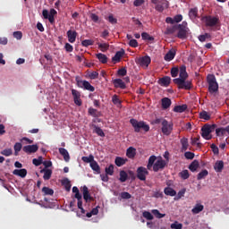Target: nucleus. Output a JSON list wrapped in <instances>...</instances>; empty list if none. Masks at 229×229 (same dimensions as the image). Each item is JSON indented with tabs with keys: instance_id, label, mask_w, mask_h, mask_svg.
<instances>
[{
	"instance_id": "obj_2",
	"label": "nucleus",
	"mask_w": 229,
	"mask_h": 229,
	"mask_svg": "<svg viewBox=\"0 0 229 229\" xmlns=\"http://www.w3.org/2000/svg\"><path fill=\"white\" fill-rule=\"evenodd\" d=\"M207 82L210 94H214L215 92H217V90H219V85L217 84V81H216V76L214 74L208 75Z\"/></svg>"
},
{
	"instance_id": "obj_57",
	"label": "nucleus",
	"mask_w": 229,
	"mask_h": 229,
	"mask_svg": "<svg viewBox=\"0 0 229 229\" xmlns=\"http://www.w3.org/2000/svg\"><path fill=\"white\" fill-rule=\"evenodd\" d=\"M144 217L145 219H148V221H153L154 219L153 214H151L149 211H144Z\"/></svg>"
},
{
	"instance_id": "obj_62",
	"label": "nucleus",
	"mask_w": 229,
	"mask_h": 229,
	"mask_svg": "<svg viewBox=\"0 0 229 229\" xmlns=\"http://www.w3.org/2000/svg\"><path fill=\"white\" fill-rule=\"evenodd\" d=\"M149 64H151V57H149V55H145L144 56V65H145V67H148Z\"/></svg>"
},
{
	"instance_id": "obj_52",
	"label": "nucleus",
	"mask_w": 229,
	"mask_h": 229,
	"mask_svg": "<svg viewBox=\"0 0 229 229\" xmlns=\"http://www.w3.org/2000/svg\"><path fill=\"white\" fill-rule=\"evenodd\" d=\"M94 132L98 135V137H105V132L103 131L101 127H98L95 125Z\"/></svg>"
},
{
	"instance_id": "obj_7",
	"label": "nucleus",
	"mask_w": 229,
	"mask_h": 229,
	"mask_svg": "<svg viewBox=\"0 0 229 229\" xmlns=\"http://www.w3.org/2000/svg\"><path fill=\"white\" fill-rule=\"evenodd\" d=\"M202 21L205 22L206 26L209 28H214V26H217V24H219V18L216 16H204Z\"/></svg>"
},
{
	"instance_id": "obj_59",
	"label": "nucleus",
	"mask_w": 229,
	"mask_h": 229,
	"mask_svg": "<svg viewBox=\"0 0 229 229\" xmlns=\"http://www.w3.org/2000/svg\"><path fill=\"white\" fill-rule=\"evenodd\" d=\"M178 72H180V70H178V68L174 67L171 69V76L172 78H176V76H178Z\"/></svg>"
},
{
	"instance_id": "obj_55",
	"label": "nucleus",
	"mask_w": 229,
	"mask_h": 229,
	"mask_svg": "<svg viewBox=\"0 0 229 229\" xmlns=\"http://www.w3.org/2000/svg\"><path fill=\"white\" fill-rule=\"evenodd\" d=\"M13 153L12 148H5L1 151V155H4V157H11V155Z\"/></svg>"
},
{
	"instance_id": "obj_4",
	"label": "nucleus",
	"mask_w": 229,
	"mask_h": 229,
	"mask_svg": "<svg viewBox=\"0 0 229 229\" xmlns=\"http://www.w3.org/2000/svg\"><path fill=\"white\" fill-rule=\"evenodd\" d=\"M216 126V124H205L201 128V137H203V139H205L206 140H210L212 139V135L210 133H212V130H214Z\"/></svg>"
},
{
	"instance_id": "obj_45",
	"label": "nucleus",
	"mask_w": 229,
	"mask_h": 229,
	"mask_svg": "<svg viewBox=\"0 0 229 229\" xmlns=\"http://www.w3.org/2000/svg\"><path fill=\"white\" fill-rule=\"evenodd\" d=\"M216 133L217 137H223L226 133V129L225 127L216 129Z\"/></svg>"
},
{
	"instance_id": "obj_49",
	"label": "nucleus",
	"mask_w": 229,
	"mask_h": 229,
	"mask_svg": "<svg viewBox=\"0 0 229 229\" xmlns=\"http://www.w3.org/2000/svg\"><path fill=\"white\" fill-rule=\"evenodd\" d=\"M105 171H106V174L109 176H114V165H110L109 166H106Z\"/></svg>"
},
{
	"instance_id": "obj_37",
	"label": "nucleus",
	"mask_w": 229,
	"mask_h": 229,
	"mask_svg": "<svg viewBox=\"0 0 229 229\" xmlns=\"http://www.w3.org/2000/svg\"><path fill=\"white\" fill-rule=\"evenodd\" d=\"M97 58L99 60V62H101V64H106L108 62V57L102 53L97 54Z\"/></svg>"
},
{
	"instance_id": "obj_41",
	"label": "nucleus",
	"mask_w": 229,
	"mask_h": 229,
	"mask_svg": "<svg viewBox=\"0 0 229 229\" xmlns=\"http://www.w3.org/2000/svg\"><path fill=\"white\" fill-rule=\"evenodd\" d=\"M13 149H14V155H15V157H17L19 155V151H21V149H22V143L16 142L14 144Z\"/></svg>"
},
{
	"instance_id": "obj_3",
	"label": "nucleus",
	"mask_w": 229,
	"mask_h": 229,
	"mask_svg": "<svg viewBox=\"0 0 229 229\" xmlns=\"http://www.w3.org/2000/svg\"><path fill=\"white\" fill-rule=\"evenodd\" d=\"M174 83H175L180 89L191 90V89H192V82L187 81V79H174Z\"/></svg>"
},
{
	"instance_id": "obj_32",
	"label": "nucleus",
	"mask_w": 229,
	"mask_h": 229,
	"mask_svg": "<svg viewBox=\"0 0 229 229\" xmlns=\"http://www.w3.org/2000/svg\"><path fill=\"white\" fill-rule=\"evenodd\" d=\"M198 167H199V162L198 160H194L190 165L189 169L191 173L198 171Z\"/></svg>"
},
{
	"instance_id": "obj_19",
	"label": "nucleus",
	"mask_w": 229,
	"mask_h": 229,
	"mask_svg": "<svg viewBox=\"0 0 229 229\" xmlns=\"http://www.w3.org/2000/svg\"><path fill=\"white\" fill-rule=\"evenodd\" d=\"M204 209H205V206H203V204L197 203L191 209V213L194 215L199 214V212H203Z\"/></svg>"
},
{
	"instance_id": "obj_33",
	"label": "nucleus",
	"mask_w": 229,
	"mask_h": 229,
	"mask_svg": "<svg viewBox=\"0 0 229 229\" xmlns=\"http://www.w3.org/2000/svg\"><path fill=\"white\" fill-rule=\"evenodd\" d=\"M144 42L145 44H153L155 42V38L153 36H150L148 33H144Z\"/></svg>"
},
{
	"instance_id": "obj_13",
	"label": "nucleus",
	"mask_w": 229,
	"mask_h": 229,
	"mask_svg": "<svg viewBox=\"0 0 229 229\" xmlns=\"http://www.w3.org/2000/svg\"><path fill=\"white\" fill-rule=\"evenodd\" d=\"M82 195H83V199L86 201V203H89V201H94V198H92V196H90V193L89 192V188L87 186H83Z\"/></svg>"
},
{
	"instance_id": "obj_17",
	"label": "nucleus",
	"mask_w": 229,
	"mask_h": 229,
	"mask_svg": "<svg viewBox=\"0 0 229 229\" xmlns=\"http://www.w3.org/2000/svg\"><path fill=\"white\" fill-rule=\"evenodd\" d=\"M123 56H124V49L117 51L114 56L112 57V62H114V64H117V62H121V58H123Z\"/></svg>"
},
{
	"instance_id": "obj_38",
	"label": "nucleus",
	"mask_w": 229,
	"mask_h": 229,
	"mask_svg": "<svg viewBox=\"0 0 229 229\" xmlns=\"http://www.w3.org/2000/svg\"><path fill=\"white\" fill-rule=\"evenodd\" d=\"M121 183H124V182H126V180H128V174L126 173V171L122 170L120 171V178H119Z\"/></svg>"
},
{
	"instance_id": "obj_50",
	"label": "nucleus",
	"mask_w": 229,
	"mask_h": 229,
	"mask_svg": "<svg viewBox=\"0 0 229 229\" xmlns=\"http://www.w3.org/2000/svg\"><path fill=\"white\" fill-rule=\"evenodd\" d=\"M179 176L182 180H188L190 174H189V170H182L181 173H179Z\"/></svg>"
},
{
	"instance_id": "obj_20",
	"label": "nucleus",
	"mask_w": 229,
	"mask_h": 229,
	"mask_svg": "<svg viewBox=\"0 0 229 229\" xmlns=\"http://www.w3.org/2000/svg\"><path fill=\"white\" fill-rule=\"evenodd\" d=\"M89 165H90L92 171H94L96 173V174H101V167L98 164V161L93 160Z\"/></svg>"
},
{
	"instance_id": "obj_11",
	"label": "nucleus",
	"mask_w": 229,
	"mask_h": 229,
	"mask_svg": "<svg viewBox=\"0 0 229 229\" xmlns=\"http://www.w3.org/2000/svg\"><path fill=\"white\" fill-rule=\"evenodd\" d=\"M169 8V2L166 0H160L156 5V10L157 12H164V10Z\"/></svg>"
},
{
	"instance_id": "obj_9",
	"label": "nucleus",
	"mask_w": 229,
	"mask_h": 229,
	"mask_svg": "<svg viewBox=\"0 0 229 229\" xmlns=\"http://www.w3.org/2000/svg\"><path fill=\"white\" fill-rule=\"evenodd\" d=\"M72 95L73 97V101L75 105H77V106H81V93H80V91H78L77 89H72Z\"/></svg>"
},
{
	"instance_id": "obj_15",
	"label": "nucleus",
	"mask_w": 229,
	"mask_h": 229,
	"mask_svg": "<svg viewBox=\"0 0 229 229\" xmlns=\"http://www.w3.org/2000/svg\"><path fill=\"white\" fill-rule=\"evenodd\" d=\"M76 37H78V32H76V30H68L67 31L68 41L71 44H74L76 42Z\"/></svg>"
},
{
	"instance_id": "obj_30",
	"label": "nucleus",
	"mask_w": 229,
	"mask_h": 229,
	"mask_svg": "<svg viewBox=\"0 0 229 229\" xmlns=\"http://www.w3.org/2000/svg\"><path fill=\"white\" fill-rule=\"evenodd\" d=\"M135 155L136 150L133 147H130L129 148H127L126 157H128V158H135Z\"/></svg>"
},
{
	"instance_id": "obj_51",
	"label": "nucleus",
	"mask_w": 229,
	"mask_h": 229,
	"mask_svg": "<svg viewBox=\"0 0 229 229\" xmlns=\"http://www.w3.org/2000/svg\"><path fill=\"white\" fill-rule=\"evenodd\" d=\"M206 176H208V171L203 170L197 175V180H203Z\"/></svg>"
},
{
	"instance_id": "obj_26",
	"label": "nucleus",
	"mask_w": 229,
	"mask_h": 229,
	"mask_svg": "<svg viewBox=\"0 0 229 229\" xmlns=\"http://www.w3.org/2000/svg\"><path fill=\"white\" fill-rule=\"evenodd\" d=\"M224 167H225V162H223V161H216L214 165V169L216 173H221V171H223Z\"/></svg>"
},
{
	"instance_id": "obj_23",
	"label": "nucleus",
	"mask_w": 229,
	"mask_h": 229,
	"mask_svg": "<svg viewBox=\"0 0 229 229\" xmlns=\"http://www.w3.org/2000/svg\"><path fill=\"white\" fill-rule=\"evenodd\" d=\"M180 142H181V146H182L181 150L187 151V149H189V139L182 138V139H181Z\"/></svg>"
},
{
	"instance_id": "obj_29",
	"label": "nucleus",
	"mask_w": 229,
	"mask_h": 229,
	"mask_svg": "<svg viewBox=\"0 0 229 229\" xmlns=\"http://www.w3.org/2000/svg\"><path fill=\"white\" fill-rule=\"evenodd\" d=\"M40 173H44V180H51V175L53 174V171L51 169H43Z\"/></svg>"
},
{
	"instance_id": "obj_64",
	"label": "nucleus",
	"mask_w": 229,
	"mask_h": 229,
	"mask_svg": "<svg viewBox=\"0 0 229 229\" xmlns=\"http://www.w3.org/2000/svg\"><path fill=\"white\" fill-rule=\"evenodd\" d=\"M13 35V38H16L17 40H21V38H22L21 31H14Z\"/></svg>"
},
{
	"instance_id": "obj_40",
	"label": "nucleus",
	"mask_w": 229,
	"mask_h": 229,
	"mask_svg": "<svg viewBox=\"0 0 229 229\" xmlns=\"http://www.w3.org/2000/svg\"><path fill=\"white\" fill-rule=\"evenodd\" d=\"M112 103H114L116 106L121 107L123 101H121V99L119 98V96L114 95L112 97Z\"/></svg>"
},
{
	"instance_id": "obj_44",
	"label": "nucleus",
	"mask_w": 229,
	"mask_h": 229,
	"mask_svg": "<svg viewBox=\"0 0 229 229\" xmlns=\"http://www.w3.org/2000/svg\"><path fill=\"white\" fill-rule=\"evenodd\" d=\"M98 46L102 53L108 51V48L110 47V45H108L107 43H98Z\"/></svg>"
},
{
	"instance_id": "obj_54",
	"label": "nucleus",
	"mask_w": 229,
	"mask_h": 229,
	"mask_svg": "<svg viewBox=\"0 0 229 229\" xmlns=\"http://www.w3.org/2000/svg\"><path fill=\"white\" fill-rule=\"evenodd\" d=\"M170 228H172V229H182V228H183V225L178 223V221H175L174 223L171 224Z\"/></svg>"
},
{
	"instance_id": "obj_6",
	"label": "nucleus",
	"mask_w": 229,
	"mask_h": 229,
	"mask_svg": "<svg viewBox=\"0 0 229 229\" xmlns=\"http://www.w3.org/2000/svg\"><path fill=\"white\" fill-rule=\"evenodd\" d=\"M173 123L167 122V120H163L161 124V131L163 135L169 137L173 133Z\"/></svg>"
},
{
	"instance_id": "obj_39",
	"label": "nucleus",
	"mask_w": 229,
	"mask_h": 229,
	"mask_svg": "<svg viewBox=\"0 0 229 229\" xmlns=\"http://www.w3.org/2000/svg\"><path fill=\"white\" fill-rule=\"evenodd\" d=\"M88 114L91 115L92 117H99L100 113L98 111V109L89 107L88 110Z\"/></svg>"
},
{
	"instance_id": "obj_10",
	"label": "nucleus",
	"mask_w": 229,
	"mask_h": 229,
	"mask_svg": "<svg viewBox=\"0 0 229 229\" xmlns=\"http://www.w3.org/2000/svg\"><path fill=\"white\" fill-rule=\"evenodd\" d=\"M130 123L137 133H139V131H140V130L144 129V122H139L135 119H131Z\"/></svg>"
},
{
	"instance_id": "obj_31",
	"label": "nucleus",
	"mask_w": 229,
	"mask_h": 229,
	"mask_svg": "<svg viewBox=\"0 0 229 229\" xmlns=\"http://www.w3.org/2000/svg\"><path fill=\"white\" fill-rule=\"evenodd\" d=\"M185 110H187V105L175 106L174 107V112H176L177 114H182Z\"/></svg>"
},
{
	"instance_id": "obj_5",
	"label": "nucleus",
	"mask_w": 229,
	"mask_h": 229,
	"mask_svg": "<svg viewBox=\"0 0 229 229\" xmlns=\"http://www.w3.org/2000/svg\"><path fill=\"white\" fill-rule=\"evenodd\" d=\"M75 81L77 83V87L80 89H84V90H89V92H94V90H96V88L90 85V82L88 81H81L80 78L76 77Z\"/></svg>"
},
{
	"instance_id": "obj_43",
	"label": "nucleus",
	"mask_w": 229,
	"mask_h": 229,
	"mask_svg": "<svg viewBox=\"0 0 229 229\" xmlns=\"http://www.w3.org/2000/svg\"><path fill=\"white\" fill-rule=\"evenodd\" d=\"M177 37H178V38H187V30L179 29Z\"/></svg>"
},
{
	"instance_id": "obj_53",
	"label": "nucleus",
	"mask_w": 229,
	"mask_h": 229,
	"mask_svg": "<svg viewBox=\"0 0 229 229\" xmlns=\"http://www.w3.org/2000/svg\"><path fill=\"white\" fill-rule=\"evenodd\" d=\"M81 46L84 47H89V46H94V41L92 39H84L81 42Z\"/></svg>"
},
{
	"instance_id": "obj_22",
	"label": "nucleus",
	"mask_w": 229,
	"mask_h": 229,
	"mask_svg": "<svg viewBox=\"0 0 229 229\" xmlns=\"http://www.w3.org/2000/svg\"><path fill=\"white\" fill-rule=\"evenodd\" d=\"M174 56H176V51L170 50L165 55L164 60H165V62H171V60L174 59Z\"/></svg>"
},
{
	"instance_id": "obj_18",
	"label": "nucleus",
	"mask_w": 229,
	"mask_h": 229,
	"mask_svg": "<svg viewBox=\"0 0 229 229\" xmlns=\"http://www.w3.org/2000/svg\"><path fill=\"white\" fill-rule=\"evenodd\" d=\"M59 153L64 157V162H69L71 160V156L69 155V151L65 149L64 148H59Z\"/></svg>"
},
{
	"instance_id": "obj_46",
	"label": "nucleus",
	"mask_w": 229,
	"mask_h": 229,
	"mask_svg": "<svg viewBox=\"0 0 229 229\" xmlns=\"http://www.w3.org/2000/svg\"><path fill=\"white\" fill-rule=\"evenodd\" d=\"M81 160H82V162H85V164H89V165H90V164L94 160V156L92 154H90L89 157H82Z\"/></svg>"
},
{
	"instance_id": "obj_27",
	"label": "nucleus",
	"mask_w": 229,
	"mask_h": 229,
	"mask_svg": "<svg viewBox=\"0 0 229 229\" xmlns=\"http://www.w3.org/2000/svg\"><path fill=\"white\" fill-rule=\"evenodd\" d=\"M158 83L162 87H167L169 85V83H171V78L167 77V76L163 77V78L159 79Z\"/></svg>"
},
{
	"instance_id": "obj_47",
	"label": "nucleus",
	"mask_w": 229,
	"mask_h": 229,
	"mask_svg": "<svg viewBox=\"0 0 229 229\" xmlns=\"http://www.w3.org/2000/svg\"><path fill=\"white\" fill-rule=\"evenodd\" d=\"M151 214H153V216H155V217H157V219H162V217L165 216V214L160 213L158 209H152Z\"/></svg>"
},
{
	"instance_id": "obj_58",
	"label": "nucleus",
	"mask_w": 229,
	"mask_h": 229,
	"mask_svg": "<svg viewBox=\"0 0 229 229\" xmlns=\"http://www.w3.org/2000/svg\"><path fill=\"white\" fill-rule=\"evenodd\" d=\"M106 21L110 22V24H117V20L114 17V14H110L107 18Z\"/></svg>"
},
{
	"instance_id": "obj_12",
	"label": "nucleus",
	"mask_w": 229,
	"mask_h": 229,
	"mask_svg": "<svg viewBox=\"0 0 229 229\" xmlns=\"http://www.w3.org/2000/svg\"><path fill=\"white\" fill-rule=\"evenodd\" d=\"M24 153H29V155H31V153H37L38 151V145H27L23 147Z\"/></svg>"
},
{
	"instance_id": "obj_36",
	"label": "nucleus",
	"mask_w": 229,
	"mask_h": 229,
	"mask_svg": "<svg viewBox=\"0 0 229 229\" xmlns=\"http://www.w3.org/2000/svg\"><path fill=\"white\" fill-rule=\"evenodd\" d=\"M42 192L45 196H53V194H55V191L53 189L46 186L42 188Z\"/></svg>"
},
{
	"instance_id": "obj_25",
	"label": "nucleus",
	"mask_w": 229,
	"mask_h": 229,
	"mask_svg": "<svg viewBox=\"0 0 229 229\" xmlns=\"http://www.w3.org/2000/svg\"><path fill=\"white\" fill-rule=\"evenodd\" d=\"M61 183H62V185H64V187L65 188V191L67 192L71 191V187H72V185L71 184V181H69L68 178L63 179Z\"/></svg>"
},
{
	"instance_id": "obj_28",
	"label": "nucleus",
	"mask_w": 229,
	"mask_h": 229,
	"mask_svg": "<svg viewBox=\"0 0 229 229\" xmlns=\"http://www.w3.org/2000/svg\"><path fill=\"white\" fill-rule=\"evenodd\" d=\"M126 162H128V159H124L121 157H117L114 160V164L117 165V167H123Z\"/></svg>"
},
{
	"instance_id": "obj_16",
	"label": "nucleus",
	"mask_w": 229,
	"mask_h": 229,
	"mask_svg": "<svg viewBox=\"0 0 229 229\" xmlns=\"http://www.w3.org/2000/svg\"><path fill=\"white\" fill-rule=\"evenodd\" d=\"M13 174H14V176H20V178H26L28 170H26V168L15 169L13 171Z\"/></svg>"
},
{
	"instance_id": "obj_63",
	"label": "nucleus",
	"mask_w": 229,
	"mask_h": 229,
	"mask_svg": "<svg viewBox=\"0 0 229 229\" xmlns=\"http://www.w3.org/2000/svg\"><path fill=\"white\" fill-rule=\"evenodd\" d=\"M136 64L137 65H139L140 67H144V56L137 58L136 59Z\"/></svg>"
},
{
	"instance_id": "obj_34",
	"label": "nucleus",
	"mask_w": 229,
	"mask_h": 229,
	"mask_svg": "<svg viewBox=\"0 0 229 229\" xmlns=\"http://www.w3.org/2000/svg\"><path fill=\"white\" fill-rule=\"evenodd\" d=\"M165 196H176V191L171 187H166L164 190Z\"/></svg>"
},
{
	"instance_id": "obj_35",
	"label": "nucleus",
	"mask_w": 229,
	"mask_h": 229,
	"mask_svg": "<svg viewBox=\"0 0 229 229\" xmlns=\"http://www.w3.org/2000/svg\"><path fill=\"white\" fill-rule=\"evenodd\" d=\"M137 178L144 182V166H140L137 169Z\"/></svg>"
},
{
	"instance_id": "obj_8",
	"label": "nucleus",
	"mask_w": 229,
	"mask_h": 229,
	"mask_svg": "<svg viewBox=\"0 0 229 229\" xmlns=\"http://www.w3.org/2000/svg\"><path fill=\"white\" fill-rule=\"evenodd\" d=\"M58 12L55 9H50V12L47 9L42 11V15L44 19H47L50 24H55V15H56Z\"/></svg>"
},
{
	"instance_id": "obj_61",
	"label": "nucleus",
	"mask_w": 229,
	"mask_h": 229,
	"mask_svg": "<svg viewBox=\"0 0 229 229\" xmlns=\"http://www.w3.org/2000/svg\"><path fill=\"white\" fill-rule=\"evenodd\" d=\"M184 157L187 158V160H192V158H194V153L187 151L184 153Z\"/></svg>"
},
{
	"instance_id": "obj_1",
	"label": "nucleus",
	"mask_w": 229,
	"mask_h": 229,
	"mask_svg": "<svg viewBox=\"0 0 229 229\" xmlns=\"http://www.w3.org/2000/svg\"><path fill=\"white\" fill-rule=\"evenodd\" d=\"M165 165H167V162H165V160H164L162 157H158L157 159L156 156H151L148 158L147 168L149 171L153 169L154 173H158V171H163V169H165Z\"/></svg>"
},
{
	"instance_id": "obj_60",
	"label": "nucleus",
	"mask_w": 229,
	"mask_h": 229,
	"mask_svg": "<svg viewBox=\"0 0 229 229\" xmlns=\"http://www.w3.org/2000/svg\"><path fill=\"white\" fill-rule=\"evenodd\" d=\"M122 199H130L131 198V194L129 192L123 191L120 194Z\"/></svg>"
},
{
	"instance_id": "obj_24",
	"label": "nucleus",
	"mask_w": 229,
	"mask_h": 229,
	"mask_svg": "<svg viewBox=\"0 0 229 229\" xmlns=\"http://www.w3.org/2000/svg\"><path fill=\"white\" fill-rule=\"evenodd\" d=\"M161 105H162V108L164 110H167V108H169V106H171V100L169 98H164L161 99Z\"/></svg>"
},
{
	"instance_id": "obj_42",
	"label": "nucleus",
	"mask_w": 229,
	"mask_h": 229,
	"mask_svg": "<svg viewBox=\"0 0 229 229\" xmlns=\"http://www.w3.org/2000/svg\"><path fill=\"white\" fill-rule=\"evenodd\" d=\"M199 118L204 119V121H210V114L207 111H202L199 113Z\"/></svg>"
},
{
	"instance_id": "obj_14",
	"label": "nucleus",
	"mask_w": 229,
	"mask_h": 229,
	"mask_svg": "<svg viewBox=\"0 0 229 229\" xmlns=\"http://www.w3.org/2000/svg\"><path fill=\"white\" fill-rule=\"evenodd\" d=\"M179 76L180 78L175 80H187V78H189V74H187V67L185 65L180 67Z\"/></svg>"
},
{
	"instance_id": "obj_56",
	"label": "nucleus",
	"mask_w": 229,
	"mask_h": 229,
	"mask_svg": "<svg viewBox=\"0 0 229 229\" xmlns=\"http://www.w3.org/2000/svg\"><path fill=\"white\" fill-rule=\"evenodd\" d=\"M32 164H33L34 165H36L37 167H38V165H41V164H43V162H42V157H39L38 158H34V159L32 160Z\"/></svg>"
},
{
	"instance_id": "obj_48",
	"label": "nucleus",
	"mask_w": 229,
	"mask_h": 229,
	"mask_svg": "<svg viewBox=\"0 0 229 229\" xmlns=\"http://www.w3.org/2000/svg\"><path fill=\"white\" fill-rule=\"evenodd\" d=\"M189 17L191 19H196L198 17V8H192L189 12Z\"/></svg>"
},
{
	"instance_id": "obj_21",
	"label": "nucleus",
	"mask_w": 229,
	"mask_h": 229,
	"mask_svg": "<svg viewBox=\"0 0 229 229\" xmlns=\"http://www.w3.org/2000/svg\"><path fill=\"white\" fill-rule=\"evenodd\" d=\"M113 83L115 87V89H126V84L121 79H114L113 81Z\"/></svg>"
}]
</instances>
